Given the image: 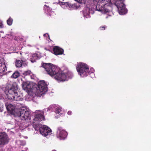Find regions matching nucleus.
Wrapping results in <instances>:
<instances>
[{
    "label": "nucleus",
    "mask_w": 151,
    "mask_h": 151,
    "mask_svg": "<svg viewBox=\"0 0 151 151\" xmlns=\"http://www.w3.org/2000/svg\"><path fill=\"white\" fill-rule=\"evenodd\" d=\"M61 0H59V1H61Z\"/></svg>",
    "instance_id": "32"
},
{
    "label": "nucleus",
    "mask_w": 151,
    "mask_h": 151,
    "mask_svg": "<svg viewBox=\"0 0 151 151\" xmlns=\"http://www.w3.org/2000/svg\"><path fill=\"white\" fill-rule=\"evenodd\" d=\"M87 6V7L83 11L82 13L85 17L88 18L90 17L89 14L93 13V9L89 8V5H88Z\"/></svg>",
    "instance_id": "12"
},
{
    "label": "nucleus",
    "mask_w": 151,
    "mask_h": 151,
    "mask_svg": "<svg viewBox=\"0 0 151 151\" xmlns=\"http://www.w3.org/2000/svg\"><path fill=\"white\" fill-rule=\"evenodd\" d=\"M48 36V37H49V35H48L47 34H44V37L46 36Z\"/></svg>",
    "instance_id": "30"
},
{
    "label": "nucleus",
    "mask_w": 151,
    "mask_h": 151,
    "mask_svg": "<svg viewBox=\"0 0 151 151\" xmlns=\"http://www.w3.org/2000/svg\"><path fill=\"white\" fill-rule=\"evenodd\" d=\"M47 91V84L43 80L39 82L38 84V88H37V93L38 96H43Z\"/></svg>",
    "instance_id": "6"
},
{
    "label": "nucleus",
    "mask_w": 151,
    "mask_h": 151,
    "mask_svg": "<svg viewBox=\"0 0 151 151\" xmlns=\"http://www.w3.org/2000/svg\"><path fill=\"white\" fill-rule=\"evenodd\" d=\"M31 71L30 70H28L24 72L23 74L25 75H28L30 74Z\"/></svg>",
    "instance_id": "23"
},
{
    "label": "nucleus",
    "mask_w": 151,
    "mask_h": 151,
    "mask_svg": "<svg viewBox=\"0 0 151 151\" xmlns=\"http://www.w3.org/2000/svg\"><path fill=\"white\" fill-rule=\"evenodd\" d=\"M52 151H57L55 150H53Z\"/></svg>",
    "instance_id": "31"
},
{
    "label": "nucleus",
    "mask_w": 151,
    "mask_h": 151,
    "mask_svg": "<svg viewBox=\"0 0 151 151\" xmlns=\"http://www.w3.org/2000/svg\"><path fill=\"white\" fill-rule=\"evenodd\" d=\"M55 112L56 114L60 115L63 114V111L61 107H59L56 108Z\"/></svg>",
    "instance_id": "19"
},
{
    "label": "nucleus",
    "mask_w": 151,
    "mask_h": 151,
    "mask_svg": "<svg viewBox=\"0 0 151 151\" xmlns=\"http://www.w3.org/2000/svg\"><path fill=\"white\" fill-rule=\"evenodd\" d=\"M115 4L117 6L120 15H124L127 13V11L123 3V0H117Z\"/></svg>",
    "instance_id": "7"
},
{
    "label": "nucleus",
    "mask_w": 151,
    "mask_h": 151,
    "mask_svg": "<svg viewBox=\"0 0 151 151\" xmlns=\"http://www.w3.org/2000/svg\"><path fill=\"white\" fill-rule=\"evenodd\" d=\"M76 69L78 74L82 77L86 76L94 72L93 68H91L89 70L88 66L86 64L81 63H78Z\"/></svg>",
    "instance_id": "4"
},
{
    "label": "nucleus",
    "mask_w": 151,
    "mask_h": 151,
    "mask_svg": "<svg viewBox=\"0 0 151 151\" xmlns=\"http://www.w3.org/2000/svg\"><path fill=\"white\" fill-rule=\"evenodd\" d=\"M33 126L35 130L40 132L41 128L42 127V125L39 123L35 122V123L32 122Z\"/></svg>",
    "instance_id": "15"
},
{
    "label": "nucleus",
    "mask_w": 151,
    "mask_h": 151,
    "mask_svg": "<svg viewBox=\"0 0 151 151\" xmlns=\"http://www.w3.org/2000/svg\"><path fill=\"white\" fill-rule=\"evenodd\" d=\"M9 142V139L7 134L3 132L0 133V146L3 147Z\"/></svg>",
    "instance_id": "9"
},
{
    "label": "nucleus",
    "mask_w": 151,
    "mask_h": 151,
    "mask_svg": "<svg viewBox=\"0 0 151 151\" xmlns=\"http://www.w3.org/2000/svg\"><path fill=\"white\" fill-rule=\"evenodd\" d=\"M44 114V112L43 111L40 112L39 113L36 114L35 116V118L33 120V122L34 123L35 122L39 123V122L45 120Z\"/></svg>",
    "instance_id": "10"
},
{
    "label": "nucleus",
    "mask_w": 151,
    "mask_h": 151,
    "mask_svg": "<svg viewBox=\"0 0 151 151\" xmlns=\"http://www.w3.org/2000/svg\"><path fill=\"white\" fill-rule=\"evenodd\" d=\"M39 132L42 135L46 136L51 133V130L47 126L43 125Z\"/></svg>",
    "instance_id": "11"
},
{
    "label": "nucleus",
    "mask_w": 151,
    "mask_h": 151,
    "mask_svg": "<svg viewBox=\"0 0 151 151\" xmlns=\"http://www.w3.org/2000/svg\"><path fill=\"white\" fill-rule=\"evenodd\" d=\"M78 3L81 4L84 3L85 0H75Z\"/></svg>",
    "instance_id": "25"
},
{
    "label": "nucleus",
    "mask_w": 151,
    "mask_h": 151,
    "mask_svg": "<svg viewBox=\"0 0 151 151\" xmlns=\"http://www.w3.org/2000/svg\"><path fill=\"white\" fill-rule=\"evenodd\" d=\"M22 84V88L24 90L28 91L30 88V84L28 82H23Z\"/></svg>",
    "instance_id": "16"
},
{
    "label": "nucleus",
    "mask_w": 151,
    "mask_h": 151,
    "mask_svg": "<svg viewBox=\"0 0 151 151\" xmlns=\"http://www.w3.org/2000/svg\"><path fill=\"white\" fill-rule=\"evenodd\" d=\"M54 53L56 55L62 54L63 52V50L57 46H55L53 49Z\"/></svg>",
    "instance_id": "13"
},
{
    "label": "nucleus",
    "mask_w": 151,
    "mask_h": 151,
    "mask_svg": "<svg viewBox=\"0 0 151 151\" xmlns=\"http://www.w3.org/2000/svg\"><path fill=\"white\" fill-rule=\"evenodd\" d=\"M22 60H16L15 62V65L17 67L20 68L22 65Z\"/></svg>",
    "instance_id": "20"
},
{
    "label": "nucleus",
    "mask_w": 151,
    "mask_h": 151,
    "mask_svg": "<svg viewBox=\"0 0 151 151\" xmlns=\"http://www.w3.org/2000/svg\"><path fill=\"white\" fill-rule=\"evenodd\" d=\"M105 28V26H102L100 27V29L101 30H104Z\"/></svg>",
    "instance_id": "26"
},
{
    "label": "nucleus",
    "mask_w": 151,
    "mask_h": 151,
    "mask_svg": "<svg viewBox=\"0 0 151 151\" xmlns=\"http://www.w3.org/2000/svg\"><path fill=\"white\" fill-rule=\"evenodd\" d=\"M15 104H5L8 112L13 115H17L20 117L22 120H25L29 117L30 112L24 107H22L19 109L15 108Z\"/></svg>",
    "instance_id": "2"
},
{
    "label": "nucleus",
    "mask_w": 151,
    "mask_h": 151,
    "mask_svg": "<svg viewBox=\"0 0 151 151\" xmlns=\"http://www.w3.org/2000/svg\"><path fill=\"white\" fill-rule=\"evenodd\" d=\"M5 91L7 92V98L10 100H18L17 93L16 91V88L11 84H8L5 87Z\"/></svg>",
    "instance_id": "5"
},
{
    "label": "nucleus",
    "mask_w": 151,
    "mask_h": 151,
    "mask_svg": "<svg viewBox=\"0 0 151 151\" xmlns=\"http://www.w3.org/2000/svg\"><path fill=\"white\" fill-rule=\"evenodd\" d=\"M56 135L57 137L60 139H64L66 137L68 133L62 127H59L57 129Z\"/></svg>",
    "instance_id": "8"
},
{
    "label": "nucleus",
    "mask_w": 151,
    "mask_h": 151,
    "mask_svg": "<svg viewBox=\"0 0 151 151\" xmlns=\"http://www.w3.org/2000/svg\"><path fill=\"white\" fill-rule=\"evenodd\" d=\"M40 58L36 54H32L30 55V60L32 63L35 62L36 60H38Z\"/></svg>",
    "instance_id": "17"
},
{
    "label": "nucleus",
    "mask_w": 151,
    "mask_h": 151,
    "mask_svg": "<svg viewBox=\"0 0 151 151\" xmlns=\"http://www.w3.org/2000/svg\"><path fill=\"white\" fill-rule=\"evenodd\" d=\"M13 19L11 18L10 17L7 20V24L9 26L11 25L12 24Z\"/></svg>",
    "instance_id": "22"
},
{
    "label": "nucleus",
    "mask_w": 151,
    "mask_h": 151,
    "mask_svg": "<svg viewBox=\"0 0 151 151\" xmlns=\"http://www.w3.org/2000/svg\"><path fill=\"white\" fill-rule=\"evenodd\" d=\"M3 147L0 146V151H3Z\"/></svg>",
    "instance_id": "29"
},
{
    "label": "nucleus",
    "mask_w": 151,
    "mask_h": 151,
    "mask_svg": "<svg viewBox=\"0 0 151 151\" xmlns=\"http://www.w3.org/2000/svg\"><path fill=\"white\" fill-rule=\"evenodd\" d=\"M3 27V24L1 22L0 23V28H2Z\"/></svg>",
    "instance_id": "28"
},
{
    "label": "nucleus",
    "mask_w": 151,
    "mask_h": 151,
    "mask_svg": "<svg viewBox=\"0 0 151 151\" xmlns=\"http://www.w3.org/2000/svg\"><path fill=\"white\" fill-rule=\"evenodd\" d=\"M6 70L4 62L3 60H0V74H3Z\"/></svg>",
    "instance_id": "14"
},
{
    "label": "nucleus",
    "mask_w": 151,
    "mask_h": 151,
    "mask_svg": "<svg viewBox=\"0 0 151 151\" xmlns=\"http://www.w3.org/2000/svg\"><path fill=\"white\" fill-rule=\"evenodd\" d=\"M68 114L69 115H71L72 114V111H68Z\"/></svg>",
    "instance_id": "27"
},
{
    "label": "nucleus",
    "mask_w": 151,
    "mask_h": 151,
    "mask_svg": "<svg viewBox=\"0 0 151 151\" xmlns=\"http://www.w3.org/2000/svg\"><path fill=\"white\" fill-rule=\"evenodd\" d=\"M60 4L62 6V7L65 8V6H66V8H71L72 7L73 5L71 4H69L67 2H60Z\"/></svg>",
    "instance_id": "18"
},
{
    "label": "nucleus",
    "mask_w": 151,
    "mask_h": 151,
    "mask_svg": "<svg viewBox=\"0 0 151 151\" xmlns=\"http://www.w3.org/2000/svg\"><path fill=\"white\" fill-rule=\"evenodd\" d=\"M19 75V73L18 71H15L13 73L11 76V77L14 78H17Z\"/></svg>",
    "instance_id": "21"
},
{
    "label": "nucleus",
    "mask_w": 151,
    "mask_h": 151,
    "mask_svg": "<svg viewBox=\"0 0 151 151\" xmlns=\"http://www.w3.org/2000/svg\"><path fill=\"white\" fill-rule=\"evenodd\" d=\"M44 9H45V10H47V11H48V12H50V11L51 10L50 8L49 7L45 5L44 6Z\"/></svg>",
    "instance_id": "24"
},
{
    "label": "nucleus",
    "mask_w": 151,
    "mask_h": 151,
    "mask_svg": "<svg viewBox=\"0 0 151 151\" xmlns=\"http://www.w3.org/2000/svg\"><path fill=\"white\" fill-rule=\"evenodd\" d=\"M99 4L96 6L97 10L103 13L107 14L105 17L106 19L110 17L109 14L111 10V0H99Z\"/></svg>",
    "instance_id": "3"
},
{
    "label": "nucleus",
    "mask_w": 151,
    "mask_h": 151,
    "mask_svg": "<svg viewBox=\"0 0 151 151\" xmlns=\"http://www.w3.org/2000/svg\"><path fill=\"white\" fill-rule=\"evenodd\" d=\"M47 74L58 81L63 82L71 78L72 74L70 72L65 73L61 71L60 68L51 63H45L43 65Z\"/></svg>",
    "instance_id": "1"
}]
</instances>
